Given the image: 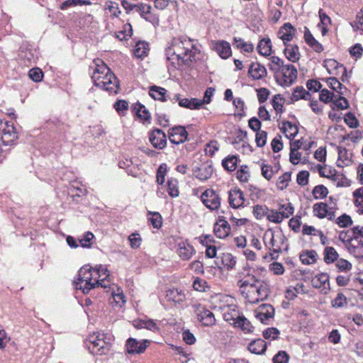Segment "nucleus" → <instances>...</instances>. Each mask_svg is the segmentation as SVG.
I'll return each mask as SVG.
<instances>
[{"label":"nucleus","mask_w":363,"mask_h":363,"mask_svg":"<svg viewBox=\"0 0 363 363\" xmlns=\"http://www.w3.org/2000/svg\"><path fill=\"white\" fill-rule=\"evenodd\" d=\"M196 48L191 39H176L165 50L169 72L174 71L182 65H189L195 60Z\"/></svg>","instance_id":"obj_1"},{"label":"nucleus","mask_w":363,"mask_h":363,"mask_svg":"<svg viewBox=\"0 0 363 363\" xmlns=\"http://www.w3.org/2000/svg\"><path fill=\"white\" fill-rule=\"evenodd\" d=\"M94 64L96 66L91 76L94 85L110 94H116L119 89V82L115 74L101 60H95Z\"/></svg>","instance_id":"obj_2"},{"label":"nucleus","mask_w":363,"mask_h":363,"mask_svg":"<svg viewBox=\"0 0 363 363\" xmlns=\"http://www.w3.org/2000/svg\"><path fill=\"white\" fill-rule=\"evenodd\" d=\"M111 337L100 332L94 333L84 341V346L94 355L106 354L111 346Z\"/></svg>","instance_id":"obj_3"},{"label":"nucleus","mask_w":363,"mask_h":363,"mask_svg":"<svg viewBox=\"0 0 363 363\" xmlns=\"http://www.w3.org/2000/svg\"><path fill=\"white\" fill-rule=\"evenodd\" d=\"M92 271L91 268L82 267L78 272V278L74 281L77 289L82 290L83 294H88L89 291L96 287L107 288V284H103L99 279L92 281Z\"/></svg>","instance_id":"obj_4"},{"label":"nucleus","mask_w":363,"mask_h":363,"mask_svg":"<svg viewBox=\"0 0 363 363\" xmlns=\"http://www.w3.org/2000/svg\"><path fill=\"white\" fill-rule=\"evenodd\" d=\"M274 75L279 85L282 87H289L296 81L298 71L294 65L287 64L284 65Z\"/></svg>","instance_id":"obj_5"},{"label":"nucleus","mask_w":363,"mask_h":363,"mask_svg":"<svg viewBox=\"0 0 363 363\" xmlns=\"http://www.w3.org/2000/svg\"><path fill=\"white\" fill-rule=\"evenodd\" d=\"M18 138V133L13 123L6 122L2 127L1 140L4 146L13 145Z\"/></svg>","instance_id":"obj_6"},{"label":"nucleus","mask_w":363,"mask_h":363,"mask_svg":"<svg viewBox=\"0 0 363 363\" xmlns=\"http://www.w3.org/2000/svg\"><path fill=\"white\" fill-rule=\"evenodd\" d=\"M201 199L206 207L211 211H218L220 206V199L213 189L205 190L201 196Z\"/></svg>","instance_id":"obj_7"},{"label":"nucleus","mask_w":363,"mask_h":363,"mask_svg":"<svg viewBox=\"0 0 363 363\" xmlns=\"http://www.w3.org/2000/svg\"><path fill=\"white\" fill-rule=\"evenodd\" d=\"M150 345V340H143L138 341L135 338L129 337L125 342V351L130 354L143 353Z\"/></svg>","instance_id":"obj_8"},{"label":"nucleus","mask_w":363,"mask_h":363,"mask_svg":"<svg viewBox=\"0 0 363 363\" xmlns=\"http://www.w3.org/2000/svg\"><path fill=\"white\" fill-rule=\"evenodd\" d=\"M188 133L185 127L177 125L168 130V138L174 145H179L188 140Z\"/></svg>","instance_id":"obj_9"},{"label":"nucleus","mask_w":363,"mask_h":363,"mask_svg":"<svg viewBox=\"0 0 363 363\" xmlns=\"http://www.w3.org/2000/svg\"><path fill=\"white\" fill-rule=\"evenodd\" d=\"M149 140L152 145L158 150H163L167 145V136L164 132L159 128H154L148 133Z\"/></svg>","instance_id":"obj_10"},{"label":"nucleus","mask_w":363,"mask_h":363,"mask_svg":"<svg viewBox=\"0 0 363 363\" xmlns=\"http://www.w3.org/2000/svg\"><path fill=\"white\" fill-rule=\"evenodd\" d=\"M230 225L227 221L225 217L219 216L214 224L213 233L215 235L220 239L227 238L230 233Z\"/></svg>","instance_id":"obj_11"},{"label":"nucleus","mask_w":363,"mask_h":363,"mask_svg":"<svg viewBox=\"0 0 363 363\" xmlns=\"http://www.w3.org/2000/svg\"><path fill=\"white\" fill-rule=\"evenodd\" d=\"M228 201L233 208L245 206V198L243 192L238 188H234L228 191Z\"/></svg>","instance_id":"obj_12"},{"label":"nucleus","mask_w":363,"mask_h":363,"mask_svg":"<svg viewBox=\"0 0 363 363\" xmlns=\"http://www.w3.org/2000/svg\"><path fill=\"white\" fill-rule=\"evenodd\" d=\"M18 56L25 63L31 64L35 62L38 59V52L30 45H22L20 47Z\"/></svg>","instance_id":"obj_13"},{"label":"nucleus","mask_w":363,"mask_h":363,"mask_svg":"<svg viewBox=\"0 0 363 363\" xmlns=\"http://www.w3.org/2000/svg\"><path fill=\"white\" fill-rule=\"evenodd\" d=\"M165 297L167 301L173 303L175 306H182L186 301L184 291L177 288L167 289Z\"/></svg>","instance_id":"obj_14"},{"label":"nucleus","mask_w":363,"mask_h":363,"mask_svg":"<svg viewBox=\"0 0 363 363\" xmlns=\"http://www.w3.org/2000/svg\"><path fill=\"white\" fill-rule=\"evenodd\" d=\"M274 315V308L270 304H262L255 311V317L264 324H268L267 320Z\"/></svg>","instance_id":"obj_15"},{"label":"nucleus","mask_w":363,"mask_h":363,"mask_svg":"<svg viewBox=\"0 0 363 363\" xmlns=\"http://www.w3.org/2000/svg\"><path fill=\"white\" fill-rule=\"evenodd\" d=\"M312 286L315 289H321L322 292L326 294L330 290L329 275L327 273H320L313 278Z\"/></svg>","instance_id":"obj_16"},{"label":"nucleus","mask_w":363,"mask_h":363,"mask_svg":"<svg viewBox=\"0 0 363 363\" xmlns=\"http://www.w3.org/2000/svg\"><path fill=\"white\" fill-rule=\"evenodd\" d=\"M217 259L215 261V264L219 269L225 268L228 270H231L236 264L235 257L230 253H222L217 257Z\"/></svg>","instance_id":"obj_17"},{"label":"nucleus","mask_w":363,"mask_h":363,"mask_svg":"<svg viewBox=\"0 0 363 363\" xmlns=\"http://www.w3.org/2000/svg\"><path fill=\"white\" fill-rule=\"evenodd\" d=\"M296 33L295 28L291 23H285L279 29L277 33L278 37L283 41L284 45L293 39Z\"/></svg>","instance_id":"obj_18"},{"label":"nucleus","mask_w":363,"mask_h":363,"mask_svg":"<svg viewBox=\"0 0 363 363\" xmlns=\"http://www.w3.org/2000/svg\"><path fill=\"white\" fill-rule=\"evenodd\" d=\"M213 172V168L211 164L203 163L193 170V174L196 179L205 181L211 177Z\"/></svg>","instance_id":"obj_19"},{"label":"nucleus","mask_w":363,"mask_h":363,"mask_svg":"<svg viewBox=\"0 0 363 363\" xmlns=\"http://www.w3.org/2000/svg\"><path fill=\"white\" fill-rule=\"evenodd\" d=\"M267 74V71L264 65L259 62H252L248 69V76L253 80H259Z\"/></svg>","instance_id":"obj_20"},{"label":"nucleus","mask_w":363,"mask_h":363,"mask_svg":"<svg viewBox=\"0 0 363 363\" xmlns=\"http://www.w3.org/2000/svg\"><path fill=\"white\" fill-rule=\"evenodd\" d=\"M286 213L281 214L279 211L271 210L267 213V218L270 222L274 223H280L284 218H287L294 213V209L289 206V209H286Z\"/></svg>","instance_id":"obj_21"},{"label":"nucleus","mask_w":363,"mask_h":363,"mask_svg":"<svg viewBox=\"0 0 363 363\" xmlns=\"http://www.w3.org/2000/svg\"><path fill=\"white\" fill-rule=\"evenodd\" d=\"M177 252L184 260H189L196 253L194 247L186 242H181L178 245Z\"/></svg>","instance_id":"obj_22"},{"label":"nucleus","mask_w":363,"mask_h":363,"mask_svg":"<svg viewBox=\"0 0 363 363\" xmlns=\"http://www.w3.org/2000/svg\"><path fill=\"white\" fill-rule=\"evenodd\" d=\"M198 319L204 326H212L216 323V318L213 312L210 310L203 308L199 311Z\"/></svg>","instance_id":"obj_23"},{"label":"nucleus","mask_w":363,"mask_h":363,"mask_svg":"<svg viewBox=\"0 0 363 363\" xmlns=\"http://www.w3.org/2000/svg\"><path fill=\"white\" fill-rule=\"evenodd\" d=\"M304 40L306 44L311 47L315 52L320 53L323 51V46L315 40L307 27H305Z\"/></svg>","instance_id":"obj_24"},{"label":"nucleus","mask_w":363,"mask_h":363,"mask_svg":"<svg viewBox=\"0 0 363 363\" xmlns=\"http://www.w3.org/2000/svg\"><path fill=\"white\" fill-rule=\"evenodd\" d=\"M285 57L291 62H296L301 57L299 48L297 45L286 44L284 50Z\"/></svg>","instance_id":"obj_25"},{"label":"nucleus","mask_w":363,"mask_h":363,"mask_svg":"<svg viewBox=\"0 0 363 363\" xmlns=\"http://www.w3.org/2000/svg\"><path fill=\"white\" fill-rule=\"evenodd\" d=\"M267 345L266 342L261 338L251 341L247 346L248 350L255 354H264L267 350Z\"/></svg>","instance_id":"obj_26"},{"label":"nucleus","mask_w":363,"mask_h":363,"mask_svg":"<svg viewBox=\"0 0 363 363\" xmlns=\"http://www.w3.org/2000/svg\"><path fill=\"white\" fill-rule=\"evenodd\" d=\"M231 325L234 328L240 329L244 333H251L254 331V326L243 314H241L237 321L231 323Z\"/></svg>","instance_id":"obj_27"},{"label":"nucleus","mask_w":363,"mask_h":363,"mask_svg":"<svg viewBox=\"0 0 363 363\" xmlns=\"http://www.w3.org/2000/svg\"><path fill=\"white\" fill-rule=\"evenodd\" d=\"M214 49L223 59H227L231 55V48L229 43L220 40L215 43Z\"/></svg>","instance_id":"obj_28"},{"label":"nucleus","mask_w":363,"mask_h":363,"mask_svg":"<svg viewBox=\"0 0 363 363\" xmlns=\"http://www.w3.org/2000/svg\"><path fill=\"white\" fill-rule=\"evenodd\" d=\"M167 92V91L164 88L152 85L150 87L149 95L155 100L167 101H168Z\"/></svg>","instance_id":"obj_29"},{"label":"nucleus","mask_w":363,"mask_h":363,"mask_svg":"<svg viewBox=\"0 0 363 363\" xmlns=\"http://www.w3.org/2000/svg\"><path fill=\"white\" fill-rule=\"evenodd\" d=\"M280 129L289 140H293L298 133V127L290 121L282 122Z\"/></svg>","instance_id":"obj_30"},{"label":"nucleus","mask_w":363,"mask_h":363,"mask_svg":"<svg viewBox=\"0 0 363 363\" xmlns=\"http://www.w3.org/2000/svg\"><path fill=\"white\" fill-rule=\"evenodd\" d=\"M132 111L140 118L150 122V113L143 104L139 102L134 104L132 106Z\"/></svg>","instance_id":"obj_31"},{"label":"nucleus","mask_w":363,"mask_h":363,"mask_svg":"<svg viewBox=\"0 0 363 363\" xmlns=\"http://www.w3.org/2000/svg\"><path fill=\"white\" fill-rule=\"evenodd\" d=\"M348 252L357 259H363V239L354 238Z\"/></svg>","instance_id":"obj_32"},{"label":"nucleus","mask_w":363,"mask_h":363,"mask_svg":"<svg viewBox=\"0 0 363 363\" xmlns=\"http://www.w3.org/2000/svg\"><path fill=\"white\" fill-rule=\"evenodd\" d=\"M311 94L307 91L303 86H299L294 89L291 96V103L297 101L300 99L308 100L311 98Z\"/></svg>","instance_id":"obj_33"},{"label":"nucleus","mask_w":363,"mask_h":363,"mask_svg":"<svg viewBox=\"0 0 363 363\" xmlns=\"http://www.w3.org/2000/svg\"><path fill=\"white\" fill-rule=\"evenodd\" d=\"M179 106L191 110H199L202 107V103L200 99L196 98H184L179 100Z\"/></svg>","instance_id":"obj_34"},{"label":"nucleus","mask_w":363,"mask_h":363,"mask_svg":"<svg viewBox=\"0 0 363 363\" xmlns=\"http://www.w3.org/2000/svg\"><path fill=\"white\" fill-rule=\"evenodd\" d=\"M260 167L262 175L267 181H270L273 177L274 174L277 173L281 168L279 162H277V169H274L273 167H272L269 164H265L264 162H262Z\"/></svg>","instance_id":"obj_35"},{"label":"nucleus","mask_w":363,"mask_h":363,"mask_svg":"<svg viewBox=\"0 0 363 363\" xmlns=\"http://www.w3.org/2000/svg\"><path fill=\"white\" fill-rule=\"evenodd\" d=\"M247 138V131L242 130V129H239L238 133H236L235 138L231 142V143L234 145V147L237 150H240V145L241 143H243L241 145L242 149L246 147H250V146L247 144L244 140Z\"/></svg>","instance_id":"obj_36"},{"label":"nucleus","mask_w":363,"mask_h":363,"mask_svg":"<svg viewBox=\"0 0 363 363\" xmlns=\"http://www.w3.org/2000/svg\"><path fill=\"white\" fill-rule=\"evenodd\" d=\"M257 50L261 55L269 56L272 51L271 40L269 38L260 40L258 43Z\"/></svg>","instance_id":"obj_37"},{"label":"nucleus","mask_w":363,"mask_h":363,"mask_svg":"<svg viewBox=\"0 0 363 363\" xmlns=\"http://www.w3.org/2000/svg\"><path fill=\"white\" fill-rule=\"evenodd\" d=\"M167 191L172 198L178 197L179 195V182L177 179L171 177L167 182Z\"/></svg>","instance_id":"obj_38"},{"label":"nucleus","mask_w":363,"mask_h":363,"mask_svg":"<svg viewBox=\"0 0 363 363\" xmlns=\"http://www.w3.org/2000/svg\"><path fill=\"white\" fill-rule=\"evenodd\" d=\"M238 161V157L235 155H228L222 160V166L226 171L230 172L235 170Z\"/></svg>","instance_id":"obj_39"},{"label":"nucleus","mask_w":363,"mask_h":363,"mask_svg":"<svg viewBox=\"0 0 363 363\" xmlns=\"http://www.w3.org/2000/svg\"><path fill=\"white\" fill-rule=\"evenodd\" d=\"M317 257L315 250H306L300 255V260L304 264H312L317 261Z\"/></svg>","instance_id":"obj_40"},{"label":"nucleus","mask_w":363,"mask_h":363,"mask_svg":"<svg viewBox=\"0 0 363 363\" xmlns=\"http://www.w3.org/2000/svg\"><path fill=\"white\" fill-rule=\"evenodd\" d=\"M338 238L339 240L343 242L347 250L350 246H352L354 238H356L354 235H352L350 230L340 231Z\"/></svg>","instance_id":"obj_41"},{"label":"nucleus","mask_w":363,"mask_h":363,"mask_svg":"<svg viewBox=\"0 0 363 363\" xmlns=\"http://www.w3.org/2000/svg\"><path fill=\"white\" fill-rule=\"evenodd\" d=\"M149 44L145 41H139L136 43L134 49V55L138 58H143L147 55Z\"/></svg>","instance_id":"obj_42"},{"label":"nucleus","mask_w":363,"mask_h":363,"mask_svg":"<svg viewBox=\"0 0 363 363\" xmlns=\"http://www.w3.org/2000/svg\"><path fill=\"white\" fill-rule=\"evenodd\" d=\"M241 314L242 313L239 312L235 306L233 308H228L223 313V319L231 325V323H234L238 320L241 316Z\"/></svg>","instance_id":"obj_43"},{"label":"nucleus","mask_w":363,"mask_h":363,"mask_svg":"<svg viewBox=\"0 0 363 363\" xmlns=\"http://www.w3.org/2000/svg\"><path fill=\"white\" fill-rule=\"evenodd\" d=\"M328 210V204L323 202L316 203L313 206V215L320 219L326 217Z\"/></svg>","instance_id":"obj_44"},{"label":"nucleus","mask_w":363,"mask_h":363,"mask_svg":"<svg viewBox=\"0 0 363 363\" xmlns=\"http://www.w3.org/2000/svg\"><path fill=\"white\" fill-rule=\"evenodd\" d=\"M330 106L333 110H335V108L344 110L349 108V102L347 99L344 96H339L337 97L335 96L332 101Z\"/></svg>","instance_id":"obj_45"},{"label":"nucleus","mask_w":363,"mask_h":363,"mask_svg":"<svg viewBox=\"0 0 363 363\" xmlns=\"http://www.w3.org/2000/svg\"><path fill=\"white\" fill-rule=\"evenodd\" d=\"M94 238V235L91 231L85 232L83 235L78 239L79 245L83 248H91Z\"/></svg>","instance_id":"obj_46"},{"label":"nucleus","mask_w":363,"mask_h":363,"mask_svg":"<svg viewBox=\"0 0 363 363\" xmlns=\"http://www.w3.org/2000/svg\"><path fill=\"white\" fill-rule=\"evenodd\" d=\"M338 254L333 247H326L324 250V262L327 264L333 263L337 259Z\"/></svg>","instance_id":"obj_47"},{"label":"nucleus","mask_w":363,"mask_h":363,"mask_svg":"<svg viewBox=\"0 0 363 363\" xmlns=\"http://www.w3.org/2000/svg\"><path fill=\"white\" fill-rule=\"evenodd\" d=\"M284 97L279 94L273 96L272 105L277 113L281 114L284 112Z\"/></svg>","instance_id":"obj_48"},{"label":"nucleus","mask_w":363,"mask_h":363,"mask_svg":"<svg viewBox=\"0 0 363 363\" xmlns=\"http://www.w3.org/2000/svg\"><path fill=\"white\" fill-rule=\"evenodd\" d=\"M326 83L330 88L340 94H343L341 91L342 89H346V87L335 77L328 78Z\"/></svg>","instance_id":"obj_49"},{"label":"nucleus","mask_w":363,"mask_h":363,"mask_svg":"<svg viewBox=\"0 0 363 363\" xmlns=\"http://www.w3.org/2000/svg\"><path fill=\"white\" fill-rule=\"evenodd\" d=\"M348 304L347 297L341 292L331 301V306L334 308H340L347 306Z\"/></svg>","instance_id":"obj_50"},{"label":"nucleus","mask_w":363,"mask_h":363,"mask_svg":"<svg viewBox=\"0 0 363 363\" xmlns=\"http://www.w3.org/2000/svg\"><path fill=\"white\" fill-rule=\"evenodd\" d=\"M238 284L240 288H245L247 286L254 288L257 284H259V281L255 276L248 275L245 279L239 280Z\"/></svg>","instance_id":"obj_51"},{"label":"nucleus","mask_w":363,"mask_h":363,"mask_svg":"<svg viewBox=\"0 0 363 363\" xmlns=\"http://www.w3.org/2000/svg\"><path fill=\"white\" fill-rule=\"evenodd\" d=\"M233 45L237 48L242 49L246 52H251L254 49L252 44L245 43L242 38H234Z\"/></svg>","instance_id":"obj_52"},{"label":"nucleus","mask_w":363,"mask_h":363,"mask_svg":"<svg viewBox=\"0 0 363 363\" xmlns=\"http://www.w3.org/2000/svg\"><path fill=\"white\" fill-rule=\"evenodd\" d=\"M315 199H323L328 194V189L323 184L315 186L312 191Z\"/></svg>","instance_id":"obj_53"},{"label":"nucleus","mask_w":363,"mask_h":363,"mask_svg":"<svg viewBox=\"0 0 363 363\" xmlns=\"http://www.w3.org/2000/svg\"><path fill=\"white\" fill-rule=\"evenodd\" d=\"M167 172V165L166 163H162L157 169L156 182L159 185L164 184L165 177Z\"/></svg>","instance_id":"obj_54"},{"label":"nucleus","mask_w":363,"mask_h":363,"mask_svg":"<svg viewBox=\"0 0 363 363\" xmlns=\"http://www.w3.org/2000/svg\"><path fill=\"white\" fill-rule=\"evenodd\" d=\"M271 63L268 65L271 71L274 72V74L278 73L279 69L284 65L283 60L277 56H272L270 59Z\"/></svg>","instance_id":"obj_55"},{"label":"nucleus","mask_w":363,"mask_h":363,"mask_svg":"<svg viewBox=\"0 0 363 363\" xmlns=\"http://www.w3.org/2000/svg\"><path fill=\"white\" fill-rule=\"evenodd\" d=\"M269 211L266 206L255 205L253 207V215L257 220H261L264 217L267 216V213Z\"/></svg>","instance_id":"obj_56"},{"label":"nucleus","mask_w":363,"mask_h":363,"mask_svg":"<svg viewBox=\"0 0 363 363\" xmlns=\"http://www.w3.org/2000/svg\"><path fill=\"white\" fill-rule=\"evenodd\" d=\"M250 177L247 165H242L237 171V179L242 183L247 182Z\"/></svg>","instance_id":"obj_57"},{"label":"nucleus","mask_w":363,"mask_h":363,"mask_svg":"<svg viewBox=\"0 0 363 363\" xmlns=\"http://www.w3.org/2000/svg\"><path fill=\"white\" fill-rule=\"evenodd\" d=\"M291 173L290 172H286L281 175L277 181V187L281 190L286 189L288 186V183L291 181Z\"/></svg>","instance_id":"obj_58"},{"label":"nucleus","mask_w":363,"mask_h":363,"mask_svg":"<svg viewBox=\"0 0 363 363\" xmlns=\"http://www.w3.org/2000/svg\"><path fill=\"white\" fill-rule=\"evenodd\" d=\"M149 214L152 215L148 218L150 223L155 228L159 229L162 225V218L158 212H150Z\"/></svg>","instance_id":"obj_59"},{"label":"nucleus","mask_w":363,"mask_h":363,"mask_svg":"<svg viewBox=\"0 0 363 363\" xmlns=\"http://www.w3.org/2000/svg\"><path fill=\"white\" fill-rule=\"evenodd\" d=\"M335 223L340 228H347L352 225V220L349 215L344 213L336 219Z\"/></svg>","instance_id":"obj_60"},{"label":"nucleus","mask_w":363,"mask_h":363,"mask_svg":"<svg viewBox=\"0 0 363 363\" xmlns=\"http://www.w3.org/2000/svg\"><path fill=\"white\" fill-rule=\"evenodd\" d=\"M133 35L132 26L130 23L124 25L123 30L118 32L116 37L121 40H127Z\"/></svg>","instance_id":"obj_61"},{"label":"nucleus","mask_w":363,"mask_h":363,"mask_svg":"<svg viewBox=\"0 0 363 363\" xmlns=\"http://www.w3.org/2000/svg\"><path fill=\"white\" fill-rule=\"evenodd\" d=\"M344 121L345 123L351 128H355L359 125V121L354 114L351 112H348L345 114Z\"/></svg>","instance_id":"obj_62"},{"label":"nucleus","mask_w":363,"mask_h":363,"mask_svg":"<svg viewBox=\"0 0 363 363\" xmlns=\"http://www.w3.org/2000/svg\"><path fill=\"white\" fill-rule=\"evenodd\" d=\"M335 97V95L327 89H323L320 91L319 99L325 104L332 102Z\"/></svg>","instance_id":"obj_63"},{"label":"nucleus","mask_w":363,"mask_h":363,"mask_svg":"<svg viewBox=\"0 0 363 363\" xmlns=\"http://www.w3.org/2000/svg\"><path fill=\"white\" fill-rule=\"evenodd\" d=\"M350 25L354 30H359L363 33V9L357 15V21L350 23Z\"/></svg>","instance_id":"obj_64"}]
</instances>
